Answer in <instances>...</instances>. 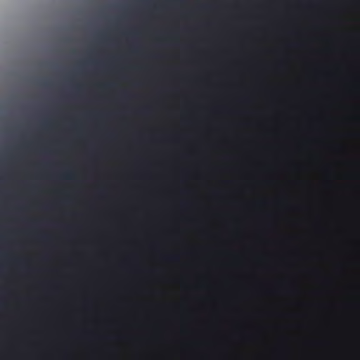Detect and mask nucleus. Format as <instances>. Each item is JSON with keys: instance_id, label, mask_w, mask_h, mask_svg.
Here are the masks:
<instances>
[{"instance_id": "1", "label": "nucleus", "mask_w": 360, "mask_h": 360, "mask_svg": "<svg viewBox=\"0 0 360 360\" xmlns=\"http://www.w3.org/2000/svg\"><path fill=\"white\" fill-rule=\"evenodd\" d=\"M63 177L66 179H72V175L69 173L64 174Z\"/></svg>"}, {"instance_id": "2", "label": "nucleus", "mask_w": 360, "mask_h": 360, "mask_svg": "<svg viewBox=\"0 0 360 360\" xmlns=\"http://www.w3.org/2000/svg\"><path fill=\"white\" fill-rule=\"evenodd\" d=\"M15 262H16V263H18V264H20V263L22 262V259H20V258H17V259H15Z\"/></svg>"}, {"instance_id": "3", "label": "nucleus", "mask_w": 360, "mask_h": 360, "mask_svg": "<svg viewBox=\"0 0 360 360\" xmlns=\"http://www.w3.org/2000/svg\"><path fill=\"white\" fill-rule=\"evenodd\" d=\"M1 153H3V150H1ZM3 257V251L1 250V258ZM3 292V288L1 287V292Z\"/></svg>"}, {"instance_id": "4", "label": "nucleus", "mask_w": 360, "mask_h": 360, "mask_svg": "<svg viewBox=\"0 0 360 360\" xmlns=\"http://www.w3.org/2000/svg\"><path fill=\"white\" fill-rule=\"evenodd\" d=\"M169 259L174 260L176 259V257H170Z\"/></svg>"}]
</instances>
